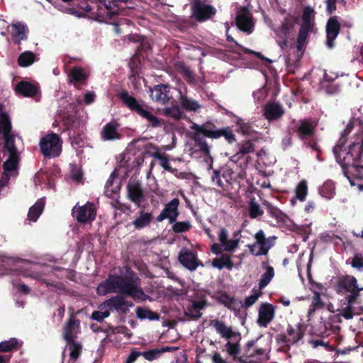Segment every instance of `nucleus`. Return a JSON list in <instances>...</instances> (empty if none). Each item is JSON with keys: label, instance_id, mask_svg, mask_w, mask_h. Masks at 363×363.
<instances>
[{"label": "nucleus", "instance_id": "f257e3e1", "mask_svg": "<svg viewBox=\"0 0 363 363\" xmlns=\"http://www.w3.org/2000/svg\"><path fill=\"white\" fill-rule=\"evenodd\" d=\"M140 284V279L137 274L130 268H126L123 275L108 274L99 284L96 292L101 296L118 292L119 294L106 300L104 305L111 311L126 313V310H124V296H130L135 301H145L148 297L139 286Z\"/></svg>", "mask_w": 363, "mask_h": 363}, {"label": "nucleus", "instance_id": "f03ea898", "mask_svg": "<svg viewBox=\"0 0 363 363\" xmlns=\"http://www.w3.org/2000/svg\"><path fill=\"white\" fill-rule=\"evenodd\" d=\"M353 128V122L350 121L341 133L337 143L333 148L336 162L341 166L344 175L350 180L352 186H354V183L347 174L348 167H352L354 168L357 174L359 173L360 169H363V165L359 164L363 156V129L357 133L353 141L347 147H345L347 142V135Z\"/></svg>", "mask_w": 363, "mask_h": 363}, {"label": "nucleus", "instance_id": "7ed1b4c3", "mask_svg": "<svg viewBox=\"0 0 363 363\" xmlns=\"http://www.w3.org/2000/svg\"><path fill=\"white\" fill-rule=\"evenodd\" d=\"M191 128L194 131L191 138L194 141L195 145L206 156H210L211 151L205 138L213 140L223 137L229 144H233L237 141L236 135L230 126L218 128L214 123L210 121L201 125L193 123Z\"/></svg>", "mask_w": 363, "mask_h": 363}, {"label": "nucleus", "instance_id": "20e7f679", "mask_svg": "<svg viewBox=\"0 0 363 363\" xmlns=\"http://www.w3.org/2000/svg\"><path fill=\"white\" fill-rule=\"evenodd\" d=\"M317 124L311 118H304L298 121L293 128L294 133L303 142L306 147H310L314 151L320 152L315 136V128Z\"/></svg>", "mask_w": 363, "mask_h": 363}, {"label": "nucleus", "instance_id": "39448f33", "mask_svg": "<svg viewBox=\"0 0 363 363\" xmlns=\"http://www.w3.org/2000/svg\"><path fill=\"white\" fill-rule=\"evenodd\" d=\"M191 17L198 23L211 20L216 14V9L202 0H191Z\"/></svg>", "mask_w": 363, "mask_h": 363}, {"label": "nucleus", "instance_id": "423d86ee", "mask_svg": "<svg viewBox=\"0 0 363 363\" xmlns=\"http://www.w3.org/2000/svg\"><path fill=\"white\" fill-rule=\"evenodd\" d=\"M313 13V10L310 7H306L303 9L302 23L300 26L296 40L297 50L299 51L304 48L308 33L313 30L315 23Z\"/></svg>", "mask_w": 363, "mask_h": 363}, {"label": "nucleus", "instance_id": "0eeeda50", "mask_svg": "<svg viewBox=\"0 0 363 363\" xmlns=\"http://www.w3.org/2000/svg\"><path fill=\"white\" fill-rule=\"evenodd\" d=\"M254 244L247 245L250 252L255 256L267 255L269 250L275 245L277 238L274 235L266 238L262 230H258L255 235Z\"/></svg>", "mask_w": 363, "mask_h": 363}, {"label": "nucleus", "instance_id": "6e6552de", "mask_svg": "<svg viewBox=\"0 0 363 363\" xmlns=\"http://www.w3.org/2000/svg\"><path fill=\"white\" fill-rule=\"evenodd\" d=\"M41 153L45 157H58L62 151L60 138L56 133H51L42 138L40 141Z\"/></svg>", "mask_w": 363, "mask_h": 363}, {"label": "nucleus", "instance_id": "1a4fd4ad", "mask_svg": "<svg viewBox=\"0 0 363 363\" xmlns=\"http://www.w3.org/2000/svg\"><path fill=\"white\" fill-rule=\"evenodd\" d=\"M72 216L81 223H87L95 220L96 208L95 204L87 201L84 205L77 203L72 209Z\"/></svg>", "mask_w": 363, "mask_h": 363}, {"label": "nucleus", "instance_id": "9d476101", "mask_svg": "<svg viewBox=\"0 0 363 363\" xmlns=\"http://www.w3.org/2000/svg\"><path fill=\"white\" fill-rule=\"evenodd\" d=\"M237 147L238 151L231 157L230 161L235 163L240 162V166H242L241 161L243 160V164L246 166L250 159L247 155L255 151V144L252 140H245L238 143Z\"/></svg>", "mask_w": 363, "mask_h": 363}, {"label": "nucleus", "instance_id": "9b49d317", "mask_svg": "<svg viewBox=\"0 0 363 363\" xmlns=\"http://www.w3.org/2000/svg\"><path fill=\"white\" fill-rule=\"evenodd\" d=\"M127 197L137 207L146 201L142 184L139 181L130 179L127 184Z\"/></svg>", "mask_w": 363, "mask_h": 363}, {"label": "nucleus", "instance_id": "f8f14e48", "mask_svg": "<svg viewBox=\"0 0 363 363\" xmlns=\"http://www.w3.org/2000/svg\"><path fill=\"white\" fill-rule=\"evenodd\" d=\"M179 262L189 271H195L198 267H203V264L197 257V253L186 247H184L179 252Z\"/></svg>", "mask_w": 363, "mask_h": 363}, {"label": "nucleus", "instance_id": "ddd939ff", "mask_svg": "<svg viewBox=\"0 0 363 363\" xmlns=\"http://www.w3.org/2000/svg\"><path fill=\"white\" fill-rule=\"evenodd\" d=\"M179 199L178 198H174L172 200L165 204L163 210L156 218V220L157 222H162L165 219H168L169 223H174L179 215Z\"/></svg>", "mask_w": 363, "mask_h": 363}, {"label": "nucleus", "instance_id": "4468645a", "mask_svg": "<svg viewBox=\"0 0 363 363\" xmlns=\"http://www.w3.org/2000/svg\"><path fill=\"white\" fill-rule=\"evenodd\" d=\"M235 23L242 32L250 34L253 32L255 23L250 11L245 6L240 8L235 17Z\"/></svg>", "mask_w": 363, "mask_h": 363}, {"label": "nucleus", "instance_id": "2eb2a0df", "mask_svg": "<svg viewBox=\"0 0 363 363\" xmlns=\"http://www.w3.org/2000/svg\"><path fill=\"white\" fill-rule=\"evenodd\" d=\"M118 97L123 106L138 116L147 107V106L140 103L136 98L130 95L126 90L121 91L118 94Z\"/></svg>", "mask_w": 363, "mask_h": 363}, {"label": "nucleus", "instance_id": "dca6fc26", "mask_svg": "<svg viewBox=\"0 0 363 363\" xmlns=\"http://www.w3.org/2000/svg\"><path fill=\"white\" fill-rule=\"evenodd\" d=\"M356 289H360L357 279L352 275H342L338 277L335 291L338 294H345Z\"/></svg>", "mask_w": 363, "mask_h": 363}, {"label": "nucleus", "instance_id": "f3484780", "mask_svg": "<svg viewBox=\"0 0 363 363\" xmlns=\"http://www.w3.org/2000/svg\"><path fill=\"white\" fill-rule=\"evenodd\" d=\"M257 340H252L246 344L245 349V359L240 357L238 362L240 363H253L262 360V357L265 354V350L263 348H259L256 350H252Z\"/></svg>", "mask_w": 363, "mask_h": 363}, {"label": "nucleus", "instance_id": "a211bd4d", "mask_svg": "<svg viewBox=\"0 0 363 363\" xmlns=\"http://www.w3.org/2000/svg\"><path fill=\"white\" fill-rule=\"evenodd\" d=\"M341 25L337 21V16L330 17L326 24V43L325 45L329 49L335 47V40L340 31Z\"/></svg>", "mask_w": 363, "mask_h": 363}, {"label": "nucleus", "instance_id": "6ab92c4d", "mask_svg": "<svg viewBox=\"0 0 363 363\" xmlns=\"http://www.w3.org/2000/svg\"><path fill=\"white\" fill-rule=\"evenodd\" d=\"M147 153H148L152 157L157 159L160 162V166L166 171L176 174L177 169L172 168L169 164V156L164 153L160 152L159 149L155 145L150 143L146 147Z\"/></svg>", "mask_w": 363, "mask_h": 363}, {"label": "nucleus", "instance_id": "aec40b11", "mask_svg": "<svg viewBox=\"0 0 363 363\" xmlns=\"http://www.w3.org/2000/svg\"><path fill=\"white\" fill-rule=\"evenodd\" d=\"M67 77L69 84H73L76 89H81L82 86L87 84L89 74L84 68L76 66L70 69Z\"/></svg>", "mask_w": 363, "mask_h": 363}, {"label": "nucleus", "instance_id": "412c9836", "mask_svg": "<svg viewBox=\"0 0 363 363\" xmlns=\"http://www.w3.org/2000/svg\"><path fill=\"white\" fill-rule=\"evenodd\" d=\"M275 316V308L269 303H262L258 310L257 324L267 328Z\"/></svg>", "mask_w": 363, "mask_h": 363}, {"label": "nucleus", "instance_id": "4be33fe9", "mask_svg": "<svg viewBox=\"0 0 363 363\" xmlns=\"http://www.w3.org/2000/svg\"><path fill=\"white\" fill-rule=\"evenodd\" d=\"M120 124L115 120L106 123L102 128L100 136L104 141H113L119 140L121 138L118 128Z\"/></svg>", "mask_w": 363, "mask_h": 363}, {"label": "nucleus", "instance_id": "5701e85b", "mask_svg": "<svg viewBox=\"0 0 363 363\" xmlns=\"http://www.w3.org/2000/svg\"><path fill=\"white\" fill-rule=\"evenodd\" d=\"M296 19L292 16H286L277 29V35L284 40L286 45L290 33L293 30Z\"/></svg>", "mask_w": 363, "mask_h": 363}, {"label": "nucleus", "instance_id": "b1692460", "mask_svg": "<svg viewBox=\"0 0 363 363\" xmlns=\"http://www.w3.org/2000/svg\"><path fill=\"white\" fill-rule=\"evenodd\" d=\"M284 114L283 107L276 102H268L264 106V116L267 120L275 121L281 118Z\"/></svg>", "mask_w": 363, "mask_h": 363}, {"label": "nucleus", "instance_id": "393cba45", "mask_svg": "<svg viewBox=\"0 0 363 363\" xmlns=\"http://www.w3.org/2000/svg\"><path fill=\"white\" fill-rule=\"evenodd\" d=\"M80 327V322L74 315H72L66 323L63 330V337L65 340L75 339V333Z\"/></svg>", "mask_w": 363, "mask_h": 363}, {"label": "nucleus", "instance_id": "a878e982", "mask_svg": "<svg viewBox=\"0 0 363 363\" xmlns=\"http://www.w3.org/2000/svg\"><path fill=\"white\" fill-rule=\"evenodd\" d=\"M179 350L178 347L166 346L162 348H154L143 352L142 356L147 361L152 362L159 359L165 352H172Z\"/></svg>", "mask_w": 363, "mask_h": 363}, {"label": "nucleus", "instance_id": "bb28decb", "mask_svg": "<svg viewBox=\"0 0 363 363\" xmlns=\"http://www.w3.org/2000/svg\"><path fill=\"white\" fill-rule=\"evenodd\" d=\"M168 91L167 85L159 84L151 89L150 96L154 101L165 104L169 101Z\"/></svg>", "mask_w": 363, "mask_h": 363}, {"label": "nucleus", "instance_id": "cd10ccee", "mask_svg": "<svg viewBox=\"0 0 363 363\" xmlns=\"http://www.w3.org/2000/svg\"><path fill=\"white\" fill-rule=\"evenodd\" d=\"M139 216L131 223L135 230H141L148 227L153 220V215L151 212H145L144 209L138 211Z\"/></svg>", "mask_w": 363, "mask_h": 363}, {"label": "nucleus", "instance_id": "c85d7f7f", "mask_svg": "<svg viewBox=\"0 0 363 363\" xmlns=\"http://www.w3.org/2000/svg\"><path fill=\"white\" fill-rule=\"evenodd\" d=\"M218 235V240L220 244L224 247L225 251L232 252L238 247L240 240H228V231L225 228H221Z\"/></svg>", "mask_w": 363, "mask_h": 363}, {"label": "nucleus", "instance_id": "c756f323", "mask_svg": "<svg viewBox=\"0 0 363 363\" xmlns=\"http://www.w3.org/2000/svg\"><path fill=\"white\" fill-rule=\"evenodd\" d=\"M17 94L25 97H33L37 94V88L33 84L26 81H21L16 87Z\"/></svg>", "mask_w": 363, "mask_h": 363}, {"label": "nucleus", "instance_id": "7c9ffc66", "mask_svg": "<svg viewBox=\"0 0 363 363\" xmlns=\"http://www.w3.org/2000/svg\"><path fill=\"white\" fill-rule=\"evenodd\" d=\"M216 332L225 339H230L236 335H239L238 333L233 331L230 327L227 326L224 322L216 320L213 324Z\"/></svg>", "mask_w": 363, "mask_h": 363}, {"label": "nucleus", "instance_id": "2f4dec72", "mask_svg": "<svg viewBox=\"0 0 363 363\" xmlns=\"http://www.w3.org/2000/svg\"><path fill=\"white\" fill-rule=\"evenodd\" d=\"M179 102L180 106L186 111H198L201 105L196 100L188 97L186 95L181 94Z\"/></svg>", "mask_w": 363, "mask_h": 363}, {"label": "nucleus", "instance_id": "473e14b6", "mask_svg": "<svg viewBox=\"0 0 363 363\" xmlns=\"http://www.w3.org/2000/svg\"><path fill=\"white\" fill-rule=\"evenodd\" d=\"M286 332L289 338L291 340V343L295 344L301 340L304 335V328L301 323H298L296 325V328H294L291 325H289L286 329Z\"/></svg>", "mask_w": 363, "mask_h": 363}, {"label": "nucleus", "instance_id": "72a5a7b5", "mask_svg": "<svg viewBox=\"0 0 363 363\" xmlns=\"http://www.w3.org/2000/svg\"><path fill=\"white\" fill-rule=\"evenodd\" d=\"M233 265L234 264L231 259V257L228 254H223L220 257L215 258L212 261V266L218 269H222L224 267L228 269H232Z\"/></svg>", "mask_w": 363, "mask_h": 363}, {"label": "nucleus", "instance_id": "f704fd0d", "mask_svg": "<svg viewBox=\"0 0 363 363\" xmlns=\"http://www.w3.org/2000/svg\"><path fill=\"white\" fill-rule=\"evenodd\" d=\"M28 28L22 23H16L12 25V35L16 40L20 42L27 39Z\"/></svg>", "mask_w": 363, "mask_h": 363}, {"label": "nucleus", "instance_id": "c9c22d12", "mask_svg": "<svg viewBox=\"0 0 363 363\" xmlns=\"http://www.w3.org/2000/svg\"><path fill=\"white\" fill-rule=\"evenodd\" d=\"M308 195V185L305 179L301 180L295 188V197L291 200V202L294 204L295 199H298L303 202L306 201Z\"/></svg>", "mask_w": 363, "mask_h": 363}, {"label": "nucleus", "instance_id": "e433bc0d", "mask_svg": "<svg viewBox=\"0 0 363 363\" xmlns=\"http://www.w3.org/2000/svg\"><path fill=\"white\" fill-rule=\"evenodd\" d=\"M70 352V359L75 362L82 354V345L81 342L76 341L74 339L71 340H65Z\"/></svg>", "mask_w": 363, "mask_h": 363}, {"label": "nucleus", "instance_id": "4c0bfd02", "mask_svg": "<svg viewBox=\"0 0 363 363\" xmlns=\"http://www.w3.org/2000/svg\"><path fill=\"white\" fill-rule=\"evenodd\" d=\"M62 119L67 130L77 128L79 126V123L76 112H65L62 115Z\"/></svg>", "mask_w": 363, "mask_h": 363}, {"label": "nucleus", "instance_id": "58836bf2", "mask_svg": "<svg viewBox=\"0 0 363 363\" xmlns=\"http://www.w3.org/2000/svg\"><path fill=\"white\" fill-rule=\"evenodd\" d=\"M45 206V202L43 199L38 200L35 203L31 206L28 213V218L31 221H36L42 213Z\"/></svg>", "mask_w": 363, "mask_h": 363}, {"label": "nucleus", "instance_id": "ea45409f", "mask_svg": "<svg viewBox=\"0 0 363 363\" xmlns=\"http://www.w3.org/2000/svg\"><path fill=\"white\" fill-rule=\"evenodd\" d=\"M136 315L139 319H148L150 320H157L160 319V315L147 308L138 307L135 310Z\"/></svg>", "mask_w": 363, "mask_h": 363}, {"label": "nucleus", "instance_id": "a19ab883", "mask_svg": "<svg viewBox=\"0 0 363 363\" xmlns=\"http://www.w3.org/2000/svg\"><path fill=\"white\" fill-rule=\"evenodd\" d=\"M319 193L328 199H332L335 195V186L332 181H326L319 189Z\"/></svg>", "mask_w": 363, "mask_h": 363}, {"label": "nucleus", "instance_id": "79ce46f5", "mask_svg": "<svg viewBox=\"0 0 363 363\" xmlns=\"http://www.w3.org/2000/svg\"><path fill=\"white\" fill-rule=\"evenodd\" d=\"M12 125L8 113L3 112L0 114V133L8 134L11 133Z\"/></svg>", "mask_w": 363, "mask_h": 363}, {"label": "nucleus", "instance_id": "37998d69", "mask_svg": "<svg viewBox=\"0 0 363 363\" xmlns=\"http://www.w3.org/2000/svg\"><path fill=\"white\" fill-rule=\"evenodd\" d=\"M17 61L20 67H28L34 62L35 55L30 51H26L19 55Z\"/></svg>", "mask_w": 363, "mask_h": 363}, {"label": "nucleus", "instance_id": "c03bdc74", "mask_svg": "<svg viewBox=\"0 0 363 363\" xmlns=\"http://www.w3.org/2000/svg\"><path fill=\"white\" fill-rule=\"evenodd\" d=\"M274 276V268L271 266L267 267L266 272L262 275L259 282V288L260 289L266 287L271 281Z\"/></svg>", "mask_w": 363, "mask_h": 363}, {"label": "nucleus", "instance_id": "a18cd8bd", "mask_svg": "<svg viewBox=\"0 0 363 363\" xmlns=\"http://www.w3.org/2000/svg\"><path fill=\"white\" fill-rule=\"evenodd\" d=\"M18 164V155L9 154L8 160L4 163V169L6 172H12L17 169Z\"/></svg>", "mask_w": 363, "mask_h": 363}, {"label": "nucleus", "instance_id": "49530a36", "mask_svg": "<svg viewBox=\"0 0 363 363\" xmlns=\"http://www.w3.org/2000/svg\"><path fill=\"white\" fill-rule=\"evenodd\" d=\"M139 116L141 118L146 119L153 128L162 125L160 119L147 108H145Z\"/></svg>", "mask_w": 363, "mask_h": 363}, {"label": "nucleus", "instance_id": "de8ad7c7", "mask_svg": "<svg viewBox=\"0 0 363 363\" xmlns=\"http://www.w3.org/2000/svg\"><path fill=\"white\" fill-rule=\"evenodd\" d=\"M228 30H229V28H228L227 32L228 31ZM226 40L228 42L234 43L235 46H237L238 48H239L241 50H242L243 52L245 53H246V54H252V55H256L258 58H259V59H261L262 60H266L267 61L271 62L268 59L265 58L260 52L253 51L252 50H250L248 48H246L242 46L231 35H228V33H226Z\"/></svg>", "mask_w": 363, "mask_h": 363}, {"label": "nucleus", "instance_id": "09e8293b", "mask_svg": "<svg viewBox=\"0 0 363 363\" xmlns=\"http://www.w3.org/2000/svg\"><path fill=\"white\" fill-rule=\"evenodd\" d=\"M164 114L167 117H171L176 120L182 118L184 116V113L178 105H174L171 107L165 108L164 109Z\"/></svg>", "mask_w": 363, "mask_h": 363}, {"label": "nucleus", "instance_id": "8fccbe9b", "mask_svg": "<svg viewBox=\"0 0 363 363\" xmlns=\"http://www.w3.org/2000/svg\"><path fill=\"white\" fill-rule=\"evenodd\" d=\"M3 138L5 141L4 148L7 150L9 154H18L17 148L15 145L14 136L10 133L8 134H4Z\"/></svg>", "mask_w": 363, "mask_h": 363}, {"label": "nucleus", "instance_id": "3c124183", "mask_svg": "<svg viewBox=\"0 0 363 363\" xmlns=\"http://www.w3.org/2000/svg\"><path fill=\"white\" fill-rule=\"evenodd\" d=\"M172 230L175 233H181L189 231L191 228V224L189 221H179L177 220L172 223Z\"/></svg>", "mask_w": 363, "mask_h": 363}, {"label": "nucleus", "instance_id": "603ef678", "mask_svg": "<svg viewBox=\"0 0 363 363\" xmlns=\"http://www.w3.org/2000/svg\"><path fill=\"white\" fill-rule=\"evenodd\" d=\"M320 86L328 94L330 95L337 94L340 91V86L334 82H320Z\"/></svg>", "mask_w": 363, "mask_h": 363}, {"label": "nucleus", "instance_id": "864d4df0", "mask_svg": "<svg viewBox=\"0 0 363 363\" xmlns=\"http://www.w3.org/2000/svg\"><path fill=\"white\" fill-rule=\"evenodd\" d=\"M249 215L251 218H257L263 215L264 211L261 209L259 205L252 200L249 203Z\"/></svg>", "mask_w": 363, "mask_h": 363}, {"label": "nucleus", "instance_id": "5fc2aeb1", "mask_svg": "<svg viewBox=\"0 0 363 363\" xmlns=\"http://www.w3.org/2000/svg\"><path fill=\"white\" fill-rule=\"evenodd\" d=\"M225 347L229 355L233 357L235 360L238 361L239 357H238L237 355L240 352V345L238 343L228 342Z\"/></svg>", "mask_w": 363, "mask_h": 363}, {"label": "nucleus", "instance_id": "6e6d98bb", "mask_svg": "<svg viewBox=\"0 0 363 363\" xmlns=\"http://www.w3.org/2000/svg\"><path fill=\"white\" fill-rule=\"evenodd\" d=\"M18 345V340L12 337L9 340L3 341L0 342V352H8L14 348H16Z\"/></svg>", "mask_w": 363, "mask_h": 363}, {"label": "nucleus", "instance_id": "4d7b16f0", "mask_svg": "<svg viewBox=\"0 0 363 363\" xmlns=\"http://www.w3.org/2000/svg\"><path fill=\"white\" fill-rule=\"evenodd\" d=\"M243 135H249L252 131V125L250 123L238 118L235 122Z\"/></svg>", "mask_w": 363, "mask_h": 363}, {"label": "nucleus", "instance_id": "13d9d810", "mask_svg": "<svg viewBox=\"0 0 363 363\" xmlns=\"http://www.w3.org/2000/svg\"><path fill=\"white\" fill-rule=\"evenodd\" d=\"M131 0H111V1H109V4L108 5H106V8L107 9V11H106V18L108 19H113L114 17L116 16H117V13L116 12H113V11H111V4L112 3L114 6H117L118 4L120 3H125V4H127L128 2H130Z\"/></svg>", "mask_w": 363, "mask_h": 363}, {"label": "nucleus", "instance_id": "bf43d9fd", "mask_svg": "<svg viewBox=\"0 0 363 363\" xmlns=\"http://www.w3.org/2000/svg\"><path fill=\"white\" fill-rule=\"evenodd\" d=\"M267 209L272 217L276 218L278 220H283L284 213L277 207L272 206L270 203H268Z\"/></svg>", "mask_w": 363, "mask_h": 363}, {"label": "nucleus", "instance_id": "052dcab7", "mask_svg": "<svg viewBox=\"0 0 363 363\" xmlns=\"http://www.w3.org/2000/svg\"><path fill=\"white\" fill-rule=\"evenodd\" d=\"M351 266L359 271L363 270V256L361 253H356L351 262Z\"/></svg>", "mask_w": 363, "mask_h": 363}, {"label": "nucleus", "instance_id": "680f3d73", "mask_svg": "<svg viewBox=\"0 0 363 363\" xmlns=\"http://www.w3.org/2000/svg\"><path fill=\"white\" fill-rule=\"evenodd\" d=\"M362 290L360 289H356L355 291L350 292V294L347 295L345 297V301L347 303V306H353L354 304L356 303V301L357 298L359 296V292Z\"/></svg>", "mask_w": 363, "mask_h": 363}, {"label": "nucleus", "instance_id": "e2e57ef3", "mask_svg": "<svg viewBox=\"0 0 363 363\" xmlns=\"http://www.w3.org/2000/svg\"><path fill=\"white\" fill-rule=\"evenodd\" d=\"M202 313L200 311L193 310L191 306H189L187 311L184 313V315L188 320H196L201 317Z\"/></svg>", "mask_w": 363, "mask_h": 363}, {"label": "nucleus", "instance_id": "0e129e2a", "mask_svg": "<svg viewBox=\"0 0 363 363\" xmlns=\"http://www.w3.org/2000/svg\"><path fill=\"white\" fill-rule=\"evenodd\" d=\"M340 315L347 320L352 319L355 315L354 306H346L342 308Z\"/></svg>", "mask_w": 363, "mask_h": 363}, {"label": "nucleus", "instance_id": "69168bd1", "mask_svg": "<svg viewBox=\"0 0 363 363\" xmlns=\"http://www.w3.org/2000/svg\"><path fill=\"white\" fill-rule=\"evenodd\" d=\"M140 63V60L138 57H133L129 63V67L130 68L131 77H135L138 74L137 67L138 65Z\"/></svg>", "mask_w": 363, "mask_h": 363}, {"label": "nucleus", "instance_id": "338daca9", "mask_svg": "<svg viewBox=\"0 0 363 363\" xmlns=\"http://www.w3.org/2000/svg\"><path fill=\"white\" fill-rule=\"evenodd\" d=\"M312 305L315 308H321L324 306V303L320 298V293H314V296L312 298Z\"/></svg>", "mask_w": 363, "mask_h": 363}, {"label": "nucleus", "instance_id": "774afa93", "mask_svg": "<svg viewBox=\"0 0 363 363\" xmlns=\"http://www.w3.org/2000/svg\"><path fill=\"white\" fill-rule=\"evenodd\" d=\"M142 354L143 352L133 350L127 357L125 363H134L140 356H142Z\"/></svg>", "mask_w": 363, "mask_h": 363}]
</instances>
